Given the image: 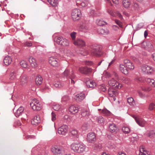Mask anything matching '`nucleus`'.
I'll use <instances>...</instances> for the list:
<instances>
[{
	"label": "nucleus",
	"instance_id": "obj_1",
	"mask_svg": "<svg viewBox=\"0 0 155 155\" xmlns=\"http://www.w3.org/2000/svg\"><path fill=\"white\" fill-rule=\"evenodd\" d=\"M71 150L74 152L79 154L84 152L86 149V146L83 143L78 141H74L71 145Z\"/></svg>",
	"mask_w": 155,
	"mask_h": 155
},
{
	"label": "nucleus",
	"instance_id": "obj_2",
	"mask_svg": "<svg viewBox=\"0 0 155 155\" xmlns=\"http://www.w3.org/2000/svg\"><path fill=\"white\" fill-rule=\"evenodd\" d=\"M102 49V47L101 45H92L90 47V54L94 57H100L103 54Z\"/></svg>",
	"mask_w": 155,
	"mask_h": 155
},
{
	"label": "nucleus",
	"instance_id": "obj_3",
	"mask_svg": "<svg viewBox=\"0 0 155 155\" xmlns=\"http://www.w3.org/2000/svg\"><path fill=\"white\" fill-rule=\"evenodd\" d=\"M54 41L57 44L64 46H68L69 45V41L63 37L56 36L54 38Z\"/></svg>",
	"mask_w": 155,
	"mask_h": 155
},
{
	"label": "nucleus",
	"instance_id": "obj_4",
	"mask_svg": "<svg viewBox=\"0 0 155 155\" xmlns=\"http://www.w3.org/2000/svg\"><path fill=\"white\" fill-rule=\"evenodd\" d=\"M51 151L54 155H62L64 152L63 148L59 146L54 145L51 147Z\"/></svg>",
	"mask_w": 155,
	"mask_h": 155
},
{
	"label": "nucleus",
	"instance_id": "obj_5",
	"mask_svg": "<svg viewBox=\"0 0 155 155\" xmlns=\"http://www.w3.org/2000/svg\"><path fill=\"white\" fill-rule=\"evenodd\" d=\"M30 105L34 110H39L41 109V106L39 101L36 99L31 100Z\"/></svg>",
	"mask_w": 155,
	"mask_h": 155
},
{
	"label": "nucleus",
	"instance_id": "obj_6",
	"mask_svg": "<svg viewBox=\"0 0 155 155\" xmlns=\"http://www.w3.org/2000/svg\"><path fill=\"white\" fill-rule=\"evenodd\" d=\"M140 70L141 72L144 74H151L153 71L152 67L146 64L142 65L140 67Z\"/></svg>",
	"mask_w": 155,
	"mask_h": 155
},
{
	"label": "nucleus",
	"instance_id": "obj_7",
	"mask_svg": "<svg viewBox=\"0 0 155 155\" xmlns=\"http://www.w3.org/2000/svg\"><path fill=\"white\" fill-rule=\"evenodd\" d=\"M81 15V10L79 9L75 8L73 10L71 13V17L74 20L79 19Z\"/></svg>",
	"mask_w": 155,
	"mask_h": 155
},
{
	"label": "nucleus",
	"instance_id": "obj_8",
	"mask_svg": "<svg viewBox=\"0 0 155 155\" xmlns=\"http://www.w3.org/2000/svg\"><path fill=\"white\" fill-rule=\"evenodd\" d=\"M69 127L68 125H63L60 127L58 129V133L60 135H65L67 133Z\"/></svg>",
	"mask_w": 155,
	"mask_h": 155
},
{
	"label": "nucleus",
	"instance_id": "obj_9",
	"mask_svg": "<svg viewBox=\"0 0 155 155\" xmlns=\"http://www.w3.org/2000/svg\"><path fill=\"white\" fill-rule=\"evenodd\" d=\"M112 75L118 81L121 80L122 81V82L125 83H128L129 81V79L127 78L123 77L122 79L121 78H120L118 74L115 71H113L112 72Z\"/></svg>",
	"mask_w": 155,
	"mask_h": 155
},
{
	"label": "nucleus",
	"instance_id": "obj_10",
	"mask_svg": "<svg viewBox=\"0 0 155 155\" xmlns=\"http://www.w3.org/2000/svg\"><path fill=\"white\" fill-rule=\"evenodd\" d=\"M109 96L111 97V100L115 101L116 100L115 97L118 95L117 91L113 89L110 88L108 90Z\"/></svg>",
	"mask_w": 155,
	"mask_h": 155
},
{
	"label": "nucleus",
	"instance_id": "obj_11",
	"mask_svg": "<svg viewBox=\"0 0 155 155\" xmlns=\"http://www.w3.org/2000/svg\"><path fill=\"white\" fill-rule=\"evenodd\" d=\"M137 123L140 127H143L144 126L146 121L143 118L139 117H133Z\"/></svg>",
	"mask_w": 155,
	"mask_h": 155
},
{
	"label": "nucleus",
	"instance_id": "obj_12",
	"mask_svg": "<svg viewBox=\"0 0 155 155\" xmlns=\"http://www.w3.org/2000/svg\"><path fill=\"white\" fill-rule=\"evenodd\" d=\"M124 64L128 70H132L134 69V67L132 63L129 60L126 59L124 61Z\"/></svg>",
	"mask_w": 155,
	"mask_h": 155
},
{
	"label": "nucleus",
	"instance_id": "obj_13",
	"mask_svg": "<svg viewBox=\"0 0 155 155\" xmlns=\"http://www.w3.org/2000/svg\"><path fill=\"white\" fill-rule=\"evenodd\" d=\"M87 141L89 143H93L96 140V136L94 133L91 132L88 133L87 136Z\"/></svg>",
	"mask_w": 155,
	"mask_h": 155
},
{
	"label": "nucleus",
	"instance_id": "obj_14",
	"mask_svg": "<svg viewBox=\"0 0 155 155\" xmlns=\"http://www.w3.org/2000/svg\"><path fill=\"white\" fill-rule=\"evenodd\" d=\"M49 63L53 66H57L58 65V60L54 57H51L49 58Z\"/></svg>",
	"mask_w": 155,
	"mask_h": 155
},
{
	"label": "nucleus",
	"instance_id": "obj_15",
	"mask_svg": "<svg viewBox=\"0 0 155 155\" xmlns=\"http://www.w3.org/2000/svg\"><path fill=\"white\" fill-rule=\"evenodd\" d=\"M28 61L31 66L33 68L37 67L38 64L36 59L32 56H29L28 58Z\"/></svg>",
	"mask_w": 155,
	"mask_h": 155
},
{
	"label": "nucleus",
	"instance_id": "obj_16",
	"mask_svg": "<svg viewBox=\"0 0 155 155\" xmlns=\"http://www.w3.org/2000/svg\"><path fill=\"white\" fill-rule=\"evenodd\" d=\"M142 45L143 47L148 51H151L153 48V46L150 42H143Z\"/></svg>",
	"mask_w": 155,
	"mask_h": 155
},
{
	"label": "nucleus",
	"instance_id": "obj_17",
	"mask_svg": "<svg viewBox=\"0 0 155 155\" xmlns=\"http://www.w3.org/2000/svg\"><path fill=\"white\" fill-rule=\"evenodd\" d=\"M73 43L74 45L77 46L83 47L85 45V42L82 39L79 38L74 41Z\"/></svg>",
	"mask_w": 155,
	"mask_h": 155
},
{
	"label": "nucleus",
	"instance_id": "obj_18",
	"mask_svg": "<svg viewBox=\"0 0 155 155\" xmlns=\"http://www.w3.org/2000/svg\"><path fill=\"white\" fill-rule=\"evenodd\" d=\"M109 130L112 133H116L119 130L114 124H111L109 126Z\"/></svg>",
	"mask_w": 155,
	"mask_h": 155
},
{
	"label": "nucleus",
	"instance_id": "obj_19",
	"mask_svg": "<svg viewBox=\"0 0 155 155\" xmlns=\"http://www.w3.org/2000/svg\"><path fill=\"white\" fill-rule=\"evenodd\" d=\"M79 72L82 74H87L91 71V69L87 67L80 68L79 69Z\"/></svg>",
	"mask_w": 155,
	"mask_h": 155
},
{
	"label": "nucleus",
	"instance_id": "obj_20",
	"mask_svg": "<svg viewBox=\"0 0 155 155\" xmlns=\"http://www.w3.org/2000/svg\"><path fill=\"white\" fill-rule=\"evenodd\" d=\"M120 71L125 75H127L129 74V71L126 67L125 65L122 64H120L119 66Z\"/></svg>",
	"mask_w": 155,
	"mask_h": 155
},
{
	"label": "nucleus",
	"instance_id": "obj_21",
	"mask_svg": "<svg viewBox=\"0 0 155 155\" xmlns=\"http://www.w3.org/2000/svg\"><path fill=\"white\" fill-rule=\"evenodd\" d=\"M19 81L21 85H24L27 83V77L25 75H22L20 77Z\"/></svg>",
	"mask_w": 155,
	"mask_h": 155
},
{
	"label": "nucleus",
	"instance_id": "obj_22",
	"mask_svg": "<svg viewBox=\"0 0 155 155\" xmlns=\"http://www.w3.org/2000/svg\"><path fill=\"white\" fill-rule=\"evenodd\" d=\"M79 110V108L77 106L72 105L69 108V111L71 113L74 114L77 113Z\"/></svg>",
	"mask_w": 155,
	"mask_h": 155
},
{
	"label": "nucleus",
	"instance_id": "obj_23",
	"mask_svg": "<svg viewBox=\"0 0 155 155\" xmlns=\"http://www.w3.org/2000/svg\"><path fill=\"white\" fill-rule=\"evenodd\" d=\"M85 98V95L83 93H80L76 95L74 99L78 102H80Z\"/></svg>",
	"mask_w": 155,
	"mask_h": 155
},
{
	"label": "nucleus",
	"instance_id": "obj_24",
	"mask_svg": "<svg viewBox=\"0 0 155 155\" xmlns=\"http://www.w3.org/2000/svg\"><path fill=\"white\" fill-rule=\"evenodd\" d=\"M41 120L39 115H37L31 120V123L34 125H37L40 123Z\"/></svg>",
	"mask_w": 155,
	"mask_h": 155
},
{
	"label": "nucleus",
	"instance_id": "obj_25",
	"mask_svg": "<svg viewBox=\"0 0 155 155\" xmlns=\"http://www.w3.org/2000/svg\"><path fill=\"white\" fill-rule=\"evenodd\" d=\"M131 4L130 0H123L122 4L125 8H129Z\"/></svg>",
	"mask_w": 155,
	"mask_h": 155
},
{
	"label": "nucleus",
	"instance_id": "obj_26",
	"mask_svg": "<svg viewBox=\"0 0 155 155\" xmlns=\"http://www.w3.org/2000/svg\"><path fill=\"white\" fill-rule=\"evenodd\" d=\"M98 33L100 34L107 35L109 34V31L107 28H100L98 30Z\"/></svg>",
	"mask_w": 155,
	"mask_h": 155
},
{
	"label": "nucleus",
	"instance_id": "obj_27",
	"mask_svg": "<svg viewBox=\"0 0 155 155\" xmlns=\"http://www.w3.org/2000/svg\"><path fill=\"white\" fill-rule=\"evenodd\" d=\"M149 153L143 147L140 148L139 155H149Z\"/></svg>",
	"mask_w": 155,
	"mask_h": 155
},
{
	"label": "nucleus",
	"instance_id": "obj_28",
	"mask_svg": "<svg viewBox=\"0 0 155 155\" xmlns=\"http://www.w3.org/2000/svg\"><path fill=\"white\" fill-rule=\"evenodd\" d=\"M24 108L22 107H20L17 110L14 112V114L16 117H19L23 112Z\"/></svg>",
	"mask_w": 155,
	"mask_h": 155
},
{
	"label": "nucleus",
	"instance_id": "obj_29",
	"mask_svg": "<svg viewBox=\"0 0 155 155\" xmlns=\"http://www.w3.org/2000/svg\"><path fill=\"white\" fill-rule=\"evenodd\" d=\"M82 31L84 32H87L90 28V26L88 24H84L81 26Z\"/></svg>",
	"mask_w": 155,
	"mask_h": 155
},
{
	"label": "nucleus",
	"instance_id": "obj_30",
	"mask_svg": "<svg viewBox=\"0 0 155 155\" xmlns=\"http://www.w3.org/2000/svg\"><path fill=\"white\" fill-rule=\"evenodd\" d=\"M42 81L43 79L40 75L37 76L35 79V83L37 85L41 84L42 82Z\"/></svg>",
	"mask_w": 155,
	"mask_h": 155
},
{
	"label": "nucleus",
	"instance_id": "obj_31",
	"mask_svg": "<svg viewBox=\"0 0 155 155\" xmlns=\"http://www.w3.org/2000/svg\"><path fill=\"white\" fill-rule=\"evenodd\" d=\"M63 75L64 77H67L68 76L69 78V76L71 77V75H73V72L72 71H71V72H70L68 69H66L64 72Z\"/></svg>",
	"mask_w": 155,
	"mask_h": 155
},
{
	"label": "nucleus",
	"instance_id": "obj_32",
	"mask_svg": "<svg viewBox=\"0 0 155 155\" xmlns=\"http://www.w3.org/2000/svg\"><path fill=\"white\" fill-rule=\"evenodd\" d=\"M86 84L87 87L90 88L94 87L96 86L95 82L91 80L87 81Z\"/></svg>",
	"mask_w": 155,
	"mask_h": 155
},
{
	"label": "nucleus",
	"instance_id": "obj_33",
	"mask_svg": "<svg viewBox=\"0 0 155 155\" xmlns=\"http://www.w3.org/2000/svg\"><path fill=\"white\" fill-rule=\"evenodd\" d=\"M11 62L12 59L9 56L6 57L4 60V62L6 65H9L11 63Z\"/></svg>",
	"mask_w": 155,
	"mask_h": 155
},
{
	"label": "nucleus",
	"instance_id": "obj_34",
	"mask_svg": "<svg viewBox=\"0 0 155 155\" xmlns=\"http://www.w3.org/2000/svg\"><path fill=\"white\" fill-rule=\"evenodd\" d=\"M89 115V109L88 108L83 109L82 110L81 115L84 117L88 116Z\"/></svg>",
	"mask_w": 155,
	"mask_h": 155
},
{
	"label": "nucleus",
	"instance_id": "obj_35",
	"mask_svg": "<svg viewBox=\"0 0 155 155\" xmlns=\"http://www.w3.org/2000/svg\"><path fill=\"white\" fill-rule=\"evenodd\" d=\"M102 146L101 144L96 143L94 144L93 147L94 149L96 151H99L102 148Z\"/></svg>",
	"mask_w": 155,
	"mask_h": 155
},
{
	"label": "nucleus",
	"instance_id": "obj_36",
	"mask_svg": "<svg viewBox=\"0 0 155 155\" xmlns=\"http://www.w3.org/2000/svg\"><path fill=\"white\" fill-rule=\"evenodd\" d=\"M146 81L152 87H155V81L154 80L148 78L147 79Z\"/></svg>",
	"mask_w": 155,
	"mask_h": 155
},
{
	"label": "nucleus",
	"instance_id": "obj_37",
	"mask_svg": "<svg viewBox=\"0 0 155 155\" xmlns=\"http://www.w3.org/2000/svg\"><path fill=\"white\" fill-rule=\"evenodd\" d=\"M127 101L128 103L131 106H134L135 104V102L132 97L128 98Z\"/></svg>",
	"mask_w": 155,
	"mask_h": 155
},
{
	"label": "nucleus",
	"instance_id": "obj_38",
	"mask_svg": "<svg viewBox=\"0 0 155 155\" xmlns=\"http://www.w3.org/2000/svg\"><path fill=\"white\" fill-rule=\"evenodd\" d=\"M54 86L57 88H60L63 86V84L62 83L58 81H56L54 83Z\"/></svg>",
	"mask_w": 155,
	"mask_h": 155
},
{
	"label": "nucleus",
	"instance_id": "obj_39",
	"mask_svg": "<svg viewBox=\"0 0 155 155\" xmlns=\"http://www.w3.org/2000/svg\"><path fill=\"white\" fill-rule=\"evenodd\" d=\"M117 81L115 80L114 78H112L108 81V84L111 86H113L116 84Z\"/></svg>",
	"mask_w": 155,
	"mask_h": 155
},
{
	"label": "nucleus",
	"instance_id": "obj_40",
	"mask_svg": "<svg viewBox=\"0 0 155 155\" xmlns=\"http://www.w3.org/2000/svg\"><path fill=\"white\" fill-rule=\"evenodd\" d=\"M96 24L99 26H103L106 24L107 23L102 19H97L96 21Z\"/></svg>",
	"mask_w": 155,
	"mask_h": 155
},
{
	"label": "nucleus",
	"instance_id": "obj_41",
	"mask_svg": "<svg viewBox=\"0 0 155 155\" xmlns=\"http://www.w3.org/2000/svg\"><path fill=\"white\" fill-rule=\"evenodd\" d=\"M17 75V73L16 72L13 71L11 72L10 75V79L12 80L15 79Z\"/></svg>",
	"mask_w": 155,
	"mask_h": 155
},
{
	"label": "nucleus",
	"instance_id": "obj_42",
	"mask_svg": "<svg viewBox=\"0 0 155 155\" xmlns=\"http://www.w3.org/2000/svg\"><path fill=\"white\" fill-rule=\"evenodd\" d=\"M48 2L53 6H56L58 3V0H48Z\"/></svg>",
	"mask_w": 155,
	"mask_h": 155
},
{
	"label": "nucleus",
	"instance_id": "obj_43",
	"mask_svg": "<svg viewBox=\"0 0 155 155\" xmlns=\"http://www.w3.org/2000/svg\"><path fill=\"white\" fill-rule=\"evenodd\" d=\"M122 130L124 133L125 134L129 133L130 132V130L128 127H124Z\"/></svg>",
	"mask_w": 155,
	"mask_h": 155
},
{
	"label": "nucleus",
	"instance_id": "obj_44",
	"mask_svg": "<svg viewBox=\"0 0 155 155\" xmlns=\"http://www.w3.org/2000/svg\"><path fill=\"white\" fill-rule=\"evenodd\" d=\"M102 113L105 115L108 116L110 115L111 113L106 109H104L102 111Z\"/></svg>",
	"mask_w": 155,
	"mask_h": 155
},
{
	"label": "nucleus",
	"instance_id": "obj_45",
	"mask_svg": "<svg viewBox=\"0 0 155 155\" xmlns=\"http://www.w3.org/2000/svg\"><path fill=\"white\" fill-rule=\"evenodd\" d=\"M20 64L21 67L23 68H26L28 67V64L27 62L24 60H23L20 62Z\"/></svg>",
	"mask_w": 155,
	"mask_h": 155
},
{
	"label": "nucleus",
	"instance_id": "obj_46",
	"mask_svg": "<svg viewBox=\"0 0 155 155\" xmlns=\"http://www.w3.org/2000/svg\"><path fill=\"white\" fill-rule=\"evenodd\" d=\"M64 54L68 56H71L72 55V53L71 51L68 49H65L64 51Z\"/></svg>",
	"mask_w": 155,
	"mask_h": 155
},
{
	"label": "nucleus",
	"instance_id": "obj_47",
	"mask_svg": "<svg viewBox=\"0 0 155 155\" xmlns=\"http://www.w3.org/2000/svg\"><path fill=\"white\" fill-rule=\"evenodd\" d=\"M147 135L150 138H153L155 136V133L153 130L150 131L148 133Z\"/></svg>",
	"mask_w": 155,
	"mask_h": 155
},
{
	"label": "nucleus",
	"instance_id": "obj_48",
	"mask_svg": "<svg viewBox=\"0 0 155 155\" xmlns=\"http://www.w3.org/2000/svg\"><path fill=\"white\" fill-rule=\"evenodd\" d=\"M76 34L77 33L76 32L74 31L71 33L70 34V36L72 39V41L73 42L74 41H75L76 40L75 38Z\"/></svg>",
	"mask_w": 155,
	"mask_h": 155
},
{
	"label": "nucleus",
	"instance_id": "obj_49",
	"mask_svg": "<svg viewBox=\"0 0 155 155\" xmlns=\"http://www.w3.org/2000/svg\"><path fill=\"white\" fill-rule=\"evenodd\" d=\"M77 5L78 6H81L82 7H85L86 5V4L84 2L79 1H77Z\"/></svg>",
	"mask_w": 155,
	"mask_h": 155
},
{
	"label": "nucleus",
	"instance_id": "obj_50",
	"mask_svg": "<svg viewBox=\"0 0 155 155\" xmlns=\"http://www.w3.org/2000/svg\"><path fill=\"white\" fill-rule=\"evenodd\" d=\"M88 126L87 123H84L82 125L81 129L85 131L88 129Z\"/></svg>",
	"mask_w": 155,
	"mask_h": 155
},
{
	"label": "nucleus",
	"instance_id": "obj_51",
	"mask_svg": "<svg viewBox=\"0 0 155 155\" xmlns=\"http://www.w3.org/2000/svg\"><path fill=\"white\" fill-rule=\"evenodd\" d=\"M132 10H138L139 9V5L137 3H134L132 6Z\"/></svg>",
	"mask_w": 155,
	"mask_h": 155
},
{
	"label": "nucleus",
	"instance_id": "obj_52",
	"mask_svg": "<svg viewBox=\"0 0 155 155\" xmlns=\"http://www.w3.org/2000/svg\"><path fill=\"white\" fill-rule=\"evenodd\" d=\"M142 89L143 91H149L151 89V88L150 87L145 86L142 87Z\"/></svg>",
	"mask_w": 155,
	"mask_h": 155
},
{
	"label": "nucleus",
	"instance_id": "obj_53",
	"mask_svg": "<svg viewBox=\"0 0 155 155\" xmlns=\"http://www.w3.org/2000/svg\"><path fill=\"white\" fill-rule=\"evenodd\" d=\"M154 108H155V104L152 103L150 104L148 108L150 110H152Z\"/></svg>",
	"mask_w": 155,
	"mask_h": 155
},
{
	"label": "nucleus",
	"instance_id": "obj_54",
	"mask_svg": "<svg viewBox=\"0 0 155 155\" xmlns=\"http://www.w3.org/2000/svg\"><path fill=\"white\" fill-rule=\"evenodd\" d=\"M97 120L98 122L100 124H104V119L101 117L98 118Z\"/></svg>",
	"mask_w": 155,
	"mask_h": 155
},
{
	"label": "nucleus",
	"instance_id": "obj_55",
	"mask_svg": "<svg viewBox=\"0 0 155 155\" xmlns=\"http://www.w3.org/2000/svg\"><path fill=\"white\" fill-rule=\"evenodd\" d=\"M115 17L116 16L118 17L120 19H122L123 18L122 15L118 11H116L115 12Z\"/></svg>",
	"mask_w": 155,
	"mask_h": 155
},
{
	"label": "nucleus",
	"instance_id": "obj_56",
	"mask_svg": "<svg viewBox=\"0 0 155 155\" xmlns=\"http://www.w3.org/2000/svg\"><path fill=\"white\" fill-rule=\"evenodd\" d=\"M104 75L106 78H109L111 77V74L106 71L104 73Z\"/></svg>",
	"mask_w": 155,
	"mask_h": 155
},
{
	"label": "nucleus",
	"instance_id": "obj_57",
	"mask_svg": "<svg viewBox=\"0 0 155 155\" xmlns=\"http://www.w3.org/2000/svg\"><path fill=\"white\" fill-rule=\"evenodd\" d=\"M53 108L55 110H58L60 108V106L58 104H57L54 105Z\"/></svg>",
	"mask_w": 155,
	"mask_h": 155
},
{
	"label": "nucleus",
	"instance_id": "obj_58",
	"mask_svg": "<svg viewBox=\"0 0 155 155\" xmlns=\"http://www.w3.org/2000/svg\"><path fill=\"white\" fill-rule=\"evenodd\" d=\"M69 99V97L67 95L64 96L62 98L61 101H68Z\"/></svg>",
	"mask_w": 155,
	"mask_h": 155
},
{
	"label": "nucleus",
	"instance_id": "obj_59",
	"mask_svg": "<svg viewBox=\"0 0 155 155\" xmlns=\"http://www.w3.org/2000/svg\"><path fill=\"white\" fill-rule=\"evenodd\" d=\"M107 12L110 15L113 17H115V15L112 11L108 9H107Z\"/></svg>",
	"mask_w": 155,
	"mask_h": 155
},
{
	"label": "nucleus",
	"instance_id": "obj_60",
	"mask_svg": "<svg viewBox=\"0 0 155 155\" xmlns=\"http://www.w3.org/2000/svg\"><path fill=\"white\" fill-rule=\"evenodd\" d=\"M69 78L71 79V84H74V79L75 78L74 75V74L72 75H71V77L69 76Z\"/></svg>",
	"mask_w": 155,
	"mask_h": 155
},
{
	"label": "nucleus",
	"instance_id": "obj_61",
	"mask_svg": "<svg viewBox=\"0 0 155 155\" xmlns=\"http://www.w3.org/2000/svg\"><path fill=\"white\" fill-rule=\"evenodd\" d=\"M115 23L118 25L120 27L122 28V24L121 22L118 20L115 19Z\"/></svg>",
	"mask_w": 155,
	"mask_h": 155
},
{
	"label": "nucleus",
	"instance_id": "obj_62",
	"mask_svg": "<svg viewBox=\"0 0 155 155\" xmlns=\"http://www.w3.org/2000/svg\"><path fill=\"white\" fill-rule=\"evenodd\" d=\"M100 88L103 92L105 91L106 90L105 85L103 84L100 86Z\"/></svg>",
	"mask_w": 155,
	"mask_h": 155
},
{
	"label": "nucleus",
	"instance_id": "obj_63",
	"mask_svg": "<svg viewBox=\"0 0 155 155\" xmlns=\"http://www.w3.org/2000/svg\"><path fill=\"white\" fill-rule=\"evenodd\" d=\"M52 118L51 120L52 121H54L56 119V114L53 112L51 113Z\"/></svg>",
	"mask_w": 155,
	"mask_h": 155
},
{
	"label": "nucleus",
	"instance_id": "obj_64",
	"mask_svg": "<svg viewBox=\"0 0 155 155\" xmlns=\"http://www.w3.org/2000/svg\"><path fill=\"white\" fill-rule=\"evenodd\" d=\"M81 53L82 55L85 56L89 52L87 50H85L84 51H81Z\"/></svg>",
	"mask_w": 155,
	"mask_h": 155
}]
</instances>
